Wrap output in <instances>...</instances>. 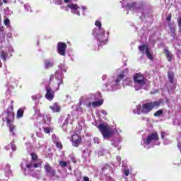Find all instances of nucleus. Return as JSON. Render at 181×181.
<instances>
[{
  "mask_svg": "<svg viewBox=\"0 0 181 181\" xmlns=\"http://www.w3.org/2000/svg\"><path fill=\"white\" fill-rule=\"evenodd\" d=\"M127 81H124V84H125V82H126Z\"/></svg>",
  "mask_w": 181,
  "mask_h": 181,
  "instance_id": "nucleus-64",
  "label": "nucleus"
},
{
  "mask_svg": "<svg viewBox=\"0 0 181 181\" xmlns=\"http://www.w3.org/2000/svg\"><path fill=\"white\" fill-rule=\"evenodd\" d=\"M160 105V102L155 101V102H150L148 103H145L141 107V105H137L135 109L133 110L134 114H148V112H151L155 107H159Z\"/></svg>",
  "mask_w": 181,
  "mask_h": 181,
  "instance_id": "nucleus-7",
  "label": "nucleus"
},
{
  "mask_svg": "<svg viewBox=\"0 0 181 181\" xmlns=\"http://www.w3.org/2000/svg\"><path fill=\"white\" fill-rule=\"evenodd\" d=\"M103 173H107V172H112V168L108 165H105L102 168Z\"/></svg>",
  "mask_w": 181,
  "mask_h": 181,
  "instance_id": "nucleus-26",
  "label": "nucleus"
},
{
  "mask_svg": "<svg viewBox=\"0 0 181 181\" xmlns=\"http://www.w3.org/2000/svg\"><path fill=\"white\" fill-rule=\"evenodd\" d=\"M44 169L45 170L46 175L49 177H54L56 176V170L49 164V163H46L45 165H44Z\"/></svg>",
  "mask_w": 181,
  "mask_h": 181,
  "instance_id": "nucleus-13",
  "label": "nucleus"
},
{
  "mask_svg": "<svg viewBox=\"0 0 181 181\" xmlns=\"http://www.w3.org/2000/svg\"><path fill=\"white\" fill-rule=\"evenodd\" d=\"M127 81H131V79L128 78V79H127Z\"/></svg>",
  "mask_w": 181,
  "mask_h": 181,
  "instance_id": "nucleus-62",
  "label": "nucleus"
},
{
  "mask_svg": "<svg viewBox=\"0 0 181 181\" xmlns=\"http://www.w3.org/2000/svg\"><path fill=\"white\" fill-rule=\"evenodd\" d=\"M101 112H102V114H103V115H107V112L105 110H102Z\"/></svg>",
  "mask_w": 181,
  "mask_h": 181,
  "instance_id": "nucleus-54",
  "label": "nucleus"
},
{
  "mask_svg": "<svg viewBox=\"0 0 181 181\" xmlns=\"http://www.w3.org/2000/svg\"><path fill=\"white\" fill-rule=\"evenodd\" d=\"M52 139L54 144H55L57 148H58V149H62L63 148L62 143H60V141H59V138H57L54 134H53L52 136Z\"/></svg>",
  "mask_w": 181,
  "mask_h": 181,
  "instance_id": "nucleus-20",
  "label": "nucleus"
},
{
  "mask_svg": "<svg viewBox=\"0 0 181 181\" xmlns=\"http://www.w3.org/2000/svg\"><path fill=\"white\" fill-rule=\"evenodd\" d=\"M31 98L32 100H33V101H37V100H40V98H42V95L37 93L32 95Z\"/></svg>",
  "mask_w": 181,
  "mask_h": 181,
  "instance_id": "nucleus-35",
  "label": "nucleus"
},
{
  "mask_svg": "<svg viewBox=\"0 0 181 181\" xmlns=\"http://www.w3.org/2000/svg\"><path fill=\"white\" fill-rule=\"evenodd\" d=\"M40 165H42L41 162H39L37 163H29L28 160H23V162L21 163V169H23V170H26V168H27V169H29L30 171H32L33 170L34 168H39Z\"/></svg>",
  "mask_w": 181,
  "mask_h": 181,
  "instance_id": "nucleus-12",
  "label": "nucleus"
},
{
  "mask_svg": "<svg viewBox=\"0 0 181 181\" xmlns=\"http://www.w3.org/2000/svg\"><path fill=\"white\" fill-rule=\"evenodd\" d=\"M5 149L7 151H9V149H11L12 151H16V145H15V142H11L10 144L5 147Z\"/></svg>",
  "mask_w": 181,
  "mask_h": 181,
  "instance_id": "nucleus-27",
  "label": "nucleus"
},
{
  "mask_svg": "<svg viewBox=\"0 0 181 181\" xmlns=\"http://www.w3.org/2000/svg\"><path fill=\"white\" fill-rule=\"evenodd\" d=\"M128 71H129V69H125L117 76L109 78L108 81L103 86L104 91H115L116 90H119L121 80L128 74Z\"/></svg>",
  "mask_w": 181,
  "mask_h": 181,
  "instance_id": "nucleus-2",
  "label": "nucleus"
},
{
  "mask_svg": "<svg viewBox=\"0 0 181 181\" xmlns=\"http://www.w3.org/2000/svg\"><path fill=\"white\" fill-rule=\"evenodd\" d=\"M122 7H123V8H125V6H124V5L122 4Z\"/></svg>",
  "mask_w": 181,
  "mask_h": 181,
  "instance_id": "nucleus-63",
  "label": "nucleus"
},
{
  "mask_svg": "<svg viewBox=\"0 0 181 181\" xmlns=\"http://www.w3.org/2000/svg\"><path fill=\"white\" fill-rule=\"evenodd\" d=\"M177 146L178 149L180 151L181 150V143H180V141L177 142Z\"/></svg>",
  "mask_w": 181,
  "mask_h": 181,
  "instance_id": "nucleus-50",
  "label": "nucleus"
},
{
  "mask_svg": "<svg viewBox=\"0 0 181 181\" xmlns=\"http://www.w3.org/2000/svg\"><path fill=\"white\" fill-rule=\"evenodd\" d=\"M24 8L28 12H32V8H30V6L29 4H25Z\"/></svg>",
  "mask_w": 181,
  "mask_h": 181,
  "instance_id": "nucleus-41",
  "label": "nucleus"
},
{
  "mask_svg": "<svg viewBox=\"0 0 181 181\" xmlns=\"http://www.w3.org/2000/svg\"><path fill=\"white\" fill-rule=\"evenodd\" d=\"M126 8H127L130 11H133L134 12H141L142 15L144 16V12L142 11V10L141 8H139V9L136 8V4H135V3H133L132 4H127Z\"/></svg>",
  "mask_w": 181,
  "mask_h": 181,
  "instance_id": "nucleus-18",
  "label": "nucleus"
},
{
  "mask_svg": "<svg viewBox=\"0 0 181 181\" xmlns=\"http://www.w3.org/2000/svg\"><path fill=\"white\" fill-rule=\"evenodd\" d=\"M172 19V16H168L167 17V21H168V22H170V21Z\"/></svg>",
  "mask_w": 181,
  "mask_h": 181,
  "instance_id": "nucleus-55",
  "label": "nucleus"
},
{
  "mask_svg": "<svg viewBox=\"0 0 181 181\" xmlns=\"http://www.w3.org/2000/svg\"><path fill=\"white\" fill-rule=\"evenodd\" d=\"M54 66V62L52 59H45L44 62V67L46 70L48 69H52Z\"/></svg>",
  "mask_w": 181,
  "mask_h": 181,
  "instance_id": "nucleus-19",
  "label": "nucleus"
},
{
  "mask_svg": "<svg viewBox=\"0 0 181 181\" xmlns=\"http://www.w3.org/2000/svg\"><path fill=\"white\" fill-rule=\"evenodd\" d=\"M72 108H76V111L78 114H83V107H81L80 103L78 105L72 106Z\"/></svg>",
  "mask_w": 181,
  "mask_h": 181,
  "instance_id": "nucleus-25",
  "label": "nucleus"
},
{
  "mask_svg": "<svg viewBox=\"0 0 181 181\" xmlns=\"http://www.w3.org/2000/svg\"><path fill=\"white\" fill-rule=\"evenodd\" d=\"M59 165L61 168H66V166H67V162L61 160L59 161Z\"/></svg>",
  "mask_w": 181,
  "mask_h": 181,
  "instance_id": "nucleus-40",
  "label": "nucleus"
},
{
  "mask_svg": "<svg viewBox=\"0 0 181 181\" xmlns=\"http://www.w3.org/2000/svg\"><path fill=\"white\" fill-rule=\"evenodd\" d=\"M95 25L98 29L95 28L93 30V35L97 39L98 46H104V45H107L108 37H110V33H106L105 30L101 28V21L99 20L95 21Z\"/></svg>",
  "mask_w": 181,
  "mask_h": 181,
  "instance_id": "nucleus-3",
  "label": "nucleus"
},
{
  "mask_svg": "<svg viewBox=\"0 0 181 181\" xmlns=\"http://www.w3.org/2000/svg\"><path fill=\"white\" fill-rule=\"evenodd\" d=\"M8 51V53H13L14 49L12 47H9Z\"/></svg>",
  "mask_w": 181,
  "mask_h": 181,
  "instance_id": "nucleus-47",
  "label": "nucleus"
},
{
  "mask_svg": "<svg viewBox=\"0 0 181 181\" xmlns=\"http://www.w3.org/2000/svg\"><path fill=\"white\" fill-rule=\"evenodd\" d=\"M56 5H63V0H54Z\"/></svg>",
  "mask_w": 181,
  "mask_h": 181,
  "instance_id": "nucleus-44",
  "label": "nucleus"
},
{
  "mask_svg": "<svg viewBox=\"0 0 181 181\" xmlns=\"http://www.w3.org/2000/svg\"><path fill=\"white\" fill-rule=\"evenodd\" d=\"M0 67H2V63L0 62Z\"/></svg>",
  "mask_w": 181,
  "mask_h": 181,
  "instance_id": "nucleus-61",
  "label": "nucleus"
},
{
  "mask_svg": "<svg viewBox=\"0 0 181 181\" xmlns=\"http://www.w3.org/2000/svg\"><path fill=\"white\" fill-rule=\"evenodd\" d=\"M64 2L65 4H68L66 5V7L64 8V11L67 12V11L70 9L71 13L80 16V10L81 9V8H80V6L77 5V4L74 3L76 2V0H64Z\"/></svg>",
  "mask_w": 181,
  "mask_h": 181,
  "instance_id": "nucleus-10",
  "label": "nucleus"
},
{
  "mask_svg": "<svg viewBox=\"0 0 181 181\" xmlns=\"http://www.w3.org/2000/svg\"><path fill=\"white\" fill-rule=\"evenodd\" d=\"M134 88L136 91H139V90H148L149 88V81L142 74H136L134 76Z\"/></svg>",
  "mask_w": 181,
  "mask_h": 181,
  "instance_id": "nucleus-6",
  "label": "nucleus"
},
{
  "mask_svg": "<svg viewBox=\"0 0 181 181\" xmlns=\"http://www.w3.org/2000/svg\"><path fill=\"white\" fill-rule=\"evenodd\" d=\"M2 5V1L0 0V6Z\"/></svg>",
  "mask_w": 181,
  "mask_h": 181,
  "instance_id": "nucleus-59",
  "label": "nucleus"
},
{
  "mask_svg": "<svg viewBox=\"0 0 181 181\" xmlns=\"http://www.w3.org/2000/svg\"><path fill=\"white\" fill-rule=\"evenodd\" d=\"M23 112H25V108L21 107L17 111V118H22L23 117Z\"/></svg>",
  "mask_w": 181,
  "mask_h": 181,
  "instance_id": "nucleus-30",
  "label": "nucleus"
},
{
  "mask_svg": "<svg viewBox=\"0 0 181 181\" xmlns=\"http://www.w3.org/2000/svg\"><path fill=\"white\" fill-rule=\"evenodd\" d=\"M139 49L140 50V52H141V53H143V54L146 53L148 59H149L150 60H152L153 59L152 53L149 52V48L147 47V45L139 46Z\"/></svg>",
  "mask_w": 181,
  "mask_h": 181,
  "instance_id": "nucleus-17",
  "label": "nucleus"
},
{
  "mask_svg": "<svg viewBox=\"0 0 181 181\" xmlns=\"http://www.w3.org/2000/svg\"><path fill=\"white\" fill-rule=\"evenodd\" d=\"M56 82L52 86V90L56 93L59 88L60 85L63 84V74L62 72L56 71L54 74Z\"/></svg>",
  "mask_w": 181,
  "mask_h": 181,
  "instance_id": "nucleus-11",
  "label": "nucleus"
},
{
  "mask_svg": "<svg viewBox=\"0 0 181 181\" xmlns=\"http://www.w3.org/2000/svg\"><path fill=\"white\" fill-rule=\"evenodd\" d=\"M164 52L165 53V56L168 60V62H172V52H169L168 49H165Z\"/></svg>",
  "mask_w": 181,
  "mask_h": 181,
  "instance_id": "nucleus-29",
  "label": "nucleus"
},
{
  "mask_svg": "<svg viewBox=\"0 0 181 181\" xmlns=\"http://www.w3.org/2000/svg\"><path fill=\"white\" fill-rule=\"evenodd\" d=\"M82 9L83 11V16H86V13L84 12V11H86L87 8L86 6H82Z\"/></svg>",
  "mask_w": 181,
  "mask_h": 181,
  "instance_id": "nucleus-49",
  "label": "nucleus"
},
{
  "mask_svg": "<svg viewBox=\"0 0 181 181\" xmlns=\"http://www.w3.org/2000/svg\"><path fill=\"white\" fill-rule=\"evenodd\" d=\"M57 71H59V73H62L63 76V73H66L67 71V66H66V64H60L58 66V70Z\"/></svg>",
  "mask_w": 181,
  "mask_h": 181,
  "instance_id": "nucleus-21",
  "label": "nucleus"
},
{
  "mask_svg": "<svg viewBox=\"0 0 181 181\" xmlns=\"http://www.w3.org/2000/svg\"><path fill=\"white\" fill-rule=\"evenodd\" d=\"M30 155L32 160H36V159H37V156L35 153H32Z\"/></svg>",
  "mask_w": 181,
  "mask_h": 181,
  "instance_id": "nucleus-45",
  "label": "nucleus"
},
{
  "mask_svg": "<svg viewBox=\"0 0 181 181\" xmlns=\"http://www.w3.org/2000/svg\"><path fill=\"white\" fill-rule=\"evenodd\" d=\"M0 57L4 60V62H6V59H8V52L5 51H1L0 53Z\"/></svg>",
  "mask_w": 181,
  "mask_h": 181,
  "instance_id": "nucleus-31",
  "label": "nucleus"
},
{
  "mask_svg": "<svg viewBox=\"0 0 181 181\" xmlns=\"http://www.w3.org/2000/svg\"><path fill=\"white\" fill-rule=\"evenodd\" d=\"M49 78L50 80H52V78H54V75H51Z\"/></svg>",
  "mask_w": 181,
  "mask_h": 181,
  "instance_id": "nucleus-58",
  "label": "nucleus"
},
{
  "mask_svg": "<svg viewBox=\"0 0 181 181\" xmlns=\"http://www.w3.org/2000/svg\"><path fill=\"white\" fill-rule=\"evenodd\" d=\"M39 131L40 132H36V136L38 137V138H43V134H42V130H40V129H39Z\"/></svg>",
  "mask_w": 181,
  "mask_h": 181,
  "instance_id": "nucleus-43",
  "label": "nucleus"
},
{
  "mask_svg": "<svg viewBox=\"0 0 181 181\" xmlns=\"http://www.w3.org/2000/svg\"><path fill=\"white\" fill-rule=\"evenodd\" d=\"M168 76L170 83H173V73H168Z\"/></svg>",
  "mask_w": 181,
  "mask_h": 181,
  "instance_id": "nucleus-42",
  "label": "nucleus"
},
{
  "mask_svg": "<svg viewBox=\"0 0 181 181\" xmlns=\"http://www.w3.org/2000/svg\"><path fill=\"white\" fill-rule=\"evenodd\" d=\"M141 145L146 148V149H149V148H153L156 145H160V141H159V135L158 132H154L151 133L146 137H142Z\"/></svg>",
  "mask_w": 181,
  "mask_h": 181,
  "instance_id": "nucleus-4",
  "label": "nucleus"
},
{
  "mask_svg": "<svg viewBox=\"0 0 181 181\" xmlns=\"http://www.w3.org/2000/svg\"><path fill=\"white\" fill-rule=\"evenodd\" d=\"M45 90V98L48 100V101H52L53 98H54V93L56 92L54 90H52L50 86H46Z\"/></svg>",
  "mask_w": 181,
  "mask_h": 181,
  "instance_id": "nucleus-16",
  "label": "nucleus"
},
{
  "mask_svg": "<svg viewBox=\"0 0 181 181\" xmlns=\"http://www.w3.org/2000/svg\"><path fill=\"white\" fill-rule=\"evenodd\" d=\"M170 29L173 35H175V27H170Z\"/></svg>",
  "mask_w": 181,
  "mask_h": 181,
  "instance_id": "nucleus-51",
  "label": "nucleus"
},
{
  "mask_svg": "<svg viewBox=\"0 0 181 181\" xmlns=\"http://www.w3.org/2000/svg\"><path fill=\"white\" fill-rule=\"evenodd\" d=\"M178 25L180 26V31L181 32V17L178 20Z\"/></svg>",
  "mask_w": 181,
  "mask_h": 181,
  "instance_id": "nucleus-48",
  "label": "nucleus"
},
{
  "mask_svg": "<svg viewBox=\"0 0 181 181\" xmlns=\"http://www.w3.org/2000/svg\"><path fill=\"white\" fill-rule=\"evenodd\" d=\"M161 139H166V137L169 136V133L168 132H161Z\"/></svg>",
  "mask_w": 181,
  "mask_h": 181,
  "instance_id": "nucleus-37",
  "label": "nucleus"
},
{
  "mask_svg": "<svg viewBox=\"0 0 181 181\" xmlns=\"http://www.w3.org/2000/svg\"><path fill=\"white\" fill-rule=\"evenodd\" d=\"M70 118H71V116L68 115V117L65 119V121L62 125V128H63L64 131H66V126L67 125V124H69V120L70 119Z\"/></svg>",
  "mask_w": 181,
  "mask_h": 181,
  "instance_id": "nucleus-34",
  "label": "nucleus"
},
{
  "mask_svg": "<svg viewBox=\"0 0 181 181\" xmlns=\"http://www.w3.org/2000/svg\"><path fill=\"white\" fill-rule=\"evenodd\" d=\"M89 180H90V179L88 177H83V181H89Z\"/></svg>",
  "mask_w": 181,
  "mask_h": 181,
  "instance_id": "nucleus-56",
  "label": "nucleus"
},
{
  "mask_svg": "<svg viewBox=\"0 0 181 181\" xmlns=\"http://www.w3.org/2000/svg\"><path fill=\"white\" fill-rule=\"evenodd\" d=\"M71 141L72 142L73 146L78 147V145L81 144V136H80V132L71 134Z\"/></svg>",
  "mask_w": 181,
  "mask_h": 181,
  "instance_id": "nucleus-14",
  "label": "nucleus"
},
{
  "mask_svg": "<svg viewBox=\"0 0 181 181\" xmlns=\"http://www.w3.org/2000/svg\"><path fill=\"white\" fill-rule=\"evenodd\" d=\"M94 125L99 129L101 132L103 138H110L114 134V130L110 125L104 123H100L99 124L95 122Z\"/></svg>",
  "mask_w": 181,
  "mask_h": 181,
  "instance_id": "nucleus-9",
  "label": "nucleus"
},
{
  "mask_svg": "<svg viewBox=\"0 0 181 181\" xmlns=\"http://www.w3.org/2000/svg\"><path fill=\"white\" fill-rule=\"evenodd\" d=\"M103 151H99L98 152V156H103Z\"/></svg>",
  "mask_w": 181,
  "mask_h": 181,
  "instance_id": "nucleus-57",
  "label": "nucleus"
},
{
  "mask_svg": "<svg viewBox=\"0 0 181 181\" xmlns=\"http://www.w3.org/2000/svg\"><path fill=\"white\" fill-rule=\"evenodd\" d=\"M122 177L127 179V177L129 175V169L125 168L122 170Z\"/></svg>",
  "mask_w": 181,
  "mask_h": 181,
  "instance_id": "nucleus-32",
  "label": "nucleus"
},
{
  "mask_svg": "<svg viewBox=\"0 0 181 181\" xmlns=\"http://www.w3.org/2000/svg\"><path fill=\"white\" fill-rule=\"evenodd\" d=\"M66 49H67V45L64 42H59L57 45V52L60 56H66Z\"/></svg>",
  "mask_w": 181,
  "mask_h": 181,
  "instance_id": "nucleus-15",
  "label": "nucleus"
},
{
  "mask_svg": "<svg viewBox=\"0 0 181 181\" xmlns=\"http://www.w3.org/2000/svg\"><path fill=\"white\" fill-rule=\"evenodd\" d=\"M163 145H170L172 144V140L166 138V139H163Z\"/></svg>",
  "mask_w": 181,
  "mask_h": 181,
  "instance_id": "nucleus-38",
  "label": "nucleus"
},
{
  "mask_svg": "<svg viewBox=\"0 0 181 181\" xmlns=\"http://www.w3.org/2000/svg\"><path fill=\"white\" fill-rule=\"evenodd\" d=\"M49 108L52 112H60V106H59L57 103H55L52 105L49 106Z\"/></svg>",
  "mask_w": 181,
  "mask_h": 181,
  "instance_id": "nucleus-22",
  "label": "nucleus"
},
{
  "mask_svg": "<svg viewBox=\"0 0 181 181\" xmlns=\"http://www.w3.org/2000/svg\"><path fill=\"white\" fill-rule=\"evenodd\" d=\"M121 142H122V138H121V136H118L114 140V141L112 143V145L117 148V146H118V145L121 144Z\"/></svg>",
  "mask_w": 181,
  "mask_h": 181,
  "instance_id": "nucleus-24",
  "label": "nucleus"
},
{
  "mask_svg": "<svg viewBox=\"0 0 181 181\" xmlns=\"http://www.w3.org/2000/svg\"><path fill=\"white\" fill-rule=\"evenodd\" d=\"M163 114V112L162 111V110H160L154 113V117H160V115H162Z\"/></svg>",
  "mask_w": 181,
  "mask_h": 181,
  "instance_id": "nucleus-39",
  "label": "nucleus"
},
{
  "mask_svg": "<svg viewBox=\"0 0 181 181\" xmlns=\"http://www.w3.org/2000/svg\"><path fill=\"white\" fill-rule=\"evenodd\" d=\"M101 98V94L100 93H91L87 96L82 97L79 100V105L83 104L87 108H91V105L95 101L100 100Z\"/></svg>",
  "mask_w": 181,
  "mask_h": 181,
  "instance_id": "nucleus-8",
  "label": "nucleus"
},
{
  "mask_svg": "<svg viewBox=\"0 0 181 181\" xmlns=\"http://www.w3.org/2000/svg\"><path fill=\"white\" fill-rule=\"evenodd\" d=\"M102 80H103V81H105V80H107V75H103L102 76Z\"/></svg>",
  "mask_w": 181,
  "mask_h": 181,
  "instance_id": "nucleus-52",
  "label": "nucleus"
},
{
  "mask_svg": "<svg viewBox=\"0 0 181 181\" xmlns=\"http://www.w3.org/2000/svg\"><path fill=\"white\" fill-rule=\"evenodd\" d=\"M4 24L5 26H6V28L11 29V21L8 18H4Z\"/></svg>",
  "mask_w": 181,
  "mask_h": 181,
  "instance_id": "nucleus-33",
  "label": "nucleus"
},
{
  "mask_svg": "<svg viewBox=\"0 0 181 181\" xmlns=\"http://www.w3.org/2000/svg\"><path fill=\"white\" fill-rule=\"evenodd\" d=\"M6 117V121L8 127L10 128V132L12 135H15L16 127L13 125V119L15 118V112H13V101L11 100V105L8 107L6 112L4 114Z\"/></svg>",
  "mask_w": 181,
  "mask_h": 181,
  "instance_id": "nucleus-5",
  "label": "nucleus"
},
{
  "mask_svg": "<svg viewBox=\"0 0 181 181\" xmlns=\"http://www.w3.org/2000/svg\"><path fill=\"white\" fill-rule=\"evenodd\" d=\"M103 104H104V100L99 99L93 102L91 107H93V108H97V107H101Z\"/></svg>",
  "mask_w": 181,
  "mask_h": 181,
  "instance_id": "nucleus-23",
  "label": "nucleus"
},
{
  "mask_svg": "<svg viewBox=\"0 0 181 181\" xmlns=\"http://www.w3.org/2000/svg\"><path fill=\"white\" fill-rule=\"evenodd\" d=\"M5 37V30H4V26H0V39Z\"/></svg>",
  "mask_w": 181,
  "mask_h": 181,
  "instance_id": "nucleus-36",
  "label": "nucleus"
},
{
  "mask_svg": "<svg viewBox=\"0 0 181 181\" xmlns=\"http://www.w3.org/2000/svg\"><path fill=\"white\" fill-rule=\"evenodd\" d=\"M5 174L6 176L9 177L12 174V171H11V165L9 164H7L5 168Z\"/></svg>",
  "mask_w": 181,
  "mask_h": 181,
  "instance_id": "nucleus-28",
  "label": "nucleus"
},
{
  "mask_svg": "<svg viewBox=\"0 0 181 181\" xmlns=\"http://www.w3.org/2000/svg\"><path fill=\"white\" fill-rule=\"evenodd\" d=\"M116 159H117V162H119V163H121V157L117 156V157L116 158Z\"/></svg>",
  "mask_w": 181,
  "mask_h": 181,
  "instance_id": "nucleus-53",
  "label": "nucleus"
},
{
  "mask_svg": "<svg viewBox=\"0 0 181 181\" xmlns=\"http://www.w3.org/2000/svg\"><path fill=\"white\" fill-rule=\"evenodd\" d=\"M3 2H4V4H6V0H3Z\"/></svg>",
  "mask_w": 181,
  "mask_h": 181,
  "instance_id": "nucleus-60",
  "label": "nucleus"
},
{
  "mask_svg": "<svg viewBox=\"0 0 181 181\" xmlns=\"http://www.w3.org/2000/svg\"><path fill=\"white\" fill-rule=\"evenodd\" d=\"M31 119L35 122V126L38 127L40 131H42V128L45 134L53 132V128H52L49 124L50 121H52V117L50 115H47L45 117V116L40 113L39 109H35Z\"/></svg>",
  "mask_w": 181,
  "mask_h": 181,
  "instance_id": "nucleus-1",
  "label": "nucleus"
},
{
  "mask_svg": "<svg viewBox=\"0 0 181 181\" xmlns=\"http://www.w3.org/2000/svg\"><path fill=\"white\" fill-rule=\"evenodd\" d=\"M93 141L95 144H100V139H98V137H95Z\"/></svg>",
  "mask_w": 181,
  "mask_h": 181,
  "instance_id": "nucleus-46",
  "label": "nucleus"
}]
</instances>
